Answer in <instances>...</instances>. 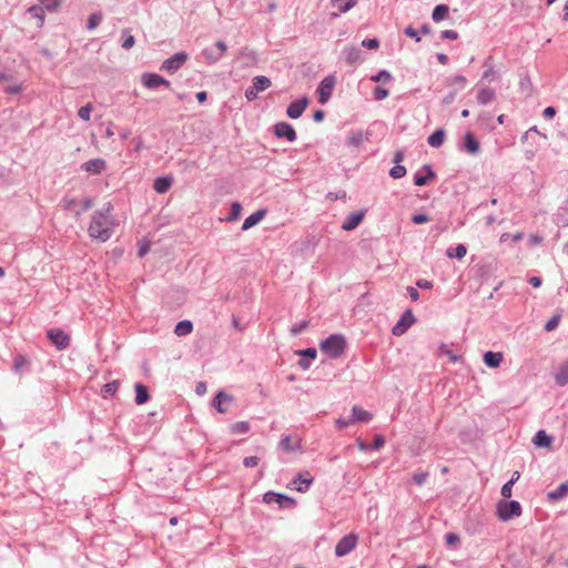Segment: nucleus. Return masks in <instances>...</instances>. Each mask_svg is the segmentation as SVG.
Here are the masks:
<instances>
[{"label": "nucleus", "instance_id": "09e8293b", "mask_svg": "<svg viewBox=\"0 0 568 568\" xmlns=\"http://www.w3.org/2000/svg\"><path fill=\"white\" fill-rule=\"evenodd\" d=\"M513 486H514V480H509L507 481L503 487H501V495L504 497V499L506 500L507 498H510L511 495H513Z\"/></svg>", "mask_w": 568, "mask_h": 568}, {"label": "nucleus", "instance_id": "69168bd1", "mask_svg": "<svg viewBox=\"0 0 568 568\" xmlns=\"http://www.w3.org/2000/svg\"><path fill=\"white\" fill-rule=\"evenodd\" d=\"M405 34L409 38H413L415 39L417 42L420 41V38L418 37L417 34V31L413 28V27H407L405 30H404Z\"/></svg>", "mask_w": 568, "mask_h": 568}, {"label": "nucleus", "instance_id": "58836bf2", "mask_svg": "<svg viewBox=\"0 0 568 568\" xmlns=\"http://www.w3.org/2000/svg\"><path fill=\"white\" fill-rule=\"evenodd\" d=\"M28 12L31 13L34 18H37L40 21V26L44 22V12L43 8L40 6H31L28 9Z\"/></svg>", "mask_w": 568, "mask_h": 568}, {"label": "nucleus", "instance_id": "c756f323", "mask_svg": "<svg viewBox=\"0 0 568 568\" xmlns=\"http://www.w3.org/2000/svg\"><path fill=\"white\" fill-rule=\"evenodd\" d=\"M193 329V324L190 322V321H181L176 324L175 328H174V333L178 335V336H186L189 334H191Z\"/></svg>", "mask_w": 568, "mask_h": 568}, {"label": "nucleus", "instance_id": "680f3d73", "mask_svg": "<svg viewBox=\"0 0 568 568\" xmlns=\"http://www.w3.org/2000/svg\"><path fill=\"white\" fill-rule=\"evenodd\" d=\"M427 473H415L413 476L414 481L417 485H423L427 478Z\"/></svg>", "mask_w": 568, "mask_h": 568}, {"label": "nucleus", "instance_id": "37998d69", "mask_svg": "<svg viewBox=\"0 0 568 568\" xmlns=\"http://www.w3.org/2000/svg\"><path fill=\"white\" fill-rule=\"evenodd\" d=\"M449 84L459 89H464L467 84V80L464 75L458 74L449 79Z\"/></svg>", "mask_w": 568, "mask_h": 568}, {"label": "nucleus", "instance_id": "ddd939ff", "mask_svg": "<svg viewBox=\"0 0 568 568\" xmlns=\"http://www.w3.org/2000/svg\"><path fill=\"white\" fill-rule=\"evenodd\" d=\"M274 133L277 138H286L290 142H293L296 139V132L294 128L286 122L277 123L274 126Z\"/></svg>", "mask_w": 568, "mask_h": 568}, {"label": "nucleus", "instance_id": "9d476101", "mask_svg": "<svg viewBox=\"0 0 568 568\" xmlns=\"http://www.w3.org/2000/svg\"><path fill=\"white\" fill-rule=\"evenodd\" d=\"M187 59V55L183 52L176 53L173 57L166 59L161 69L168 72H175Z\"/></svg>", "mask_w": 568, "mask_h": 568}, {"label": "nucleus", "instance_id": "5fc2aeb1", "mask_svg": "<svg viewBox=\"0 0 568 568\" xmlns=\"http://www.w3.org/2000/svg\"><path fill=\"white\" fill-rule=\"evenodd\" d=\"M281 447L286 450V452H292L294 450V446L292 445V438L290 436H284L282 439H281V443H280Z\"/></svg>", "mask_w": 568, "mask_h": 568}, {"label": "nucleus", "instance_id": "c85d7f7f", "mask_svg": "<svg viewBox=\"0 0 568 568\" xmlns=\"http://www.w3.org/2000/svg\"><path fill=\"white\" fill-rule=\"evenodd\" d=\"M445 132L443 129L436 130L428 136V143L433 148H439L444 143Z\"/></svg>", "mask_w": 568, "mask_h": 568}, {"label": "nucleus", "instance_id": "6e6552de", "mask_svg": "<svg viewBox=\"0 0 568 568\" xmlns=\"http://www.w3.org/2000/svg\"><path fill=\"white\" fill-rule=\"evenodd\" d=\"M314 477L308 471L300 473L288 485L291 489H295L300 493L308 490L310 485L313 483Z\"/></svg>", "mask_w": 568, "mask_h": 568}, {"label": "nucleus", "instance_id": "f704fd0d", "mask_svg": "<svg viewBox=\"0 0 568 568\" xmlns=\"http://www.w3.org/2000/svg\"><path fill=\"white\" fill-rule=\"evenodd\" d=\"M466 253L467 248L463 244H458L456 247L447 250L448 257H457L458 260L465 257Z\"/></svg>", "mask_w": 568, "mask_h": 568}, {"label": "nucleus", "instance_id": "49530a36", "mask_svg": "<svg viewBox=\"0 0 568 568\" xmlns=\"http://www.w3.org/2000/svg\"><path fill=\"white\" fill-rule=\"evenodd\" d=\"M435 174L432 170L428 169V175L427 176H415V184L418 186H423L428 183L429 180L434 179Z\"/></svg>", "mask_w": 568, "mask_h": 568}, {"label": "nucleus", "instance_id": "a211bd4d", "mask_svg": "<svg viewBox=\"0 0 568 568\" xmlns=\"http://www.w3.org/2000/svg\"><path fill=\"white\" fill-rule=\"evenodd\" d=\"M352 415L351 422L354 423L369 422L373 418V415L369 412L356 405L352 408Z\"/></svg>", "mask_w": 568, "mask_h": 568}, {"label": "nucleus", "instance_id": "7ed1b4c3", "mask_svg": "<svg viewBox=\"0 0 568 568\" xmlns=\"http://www.w3.org/2000/svg\"><path fill=\"white\" fill-rule=\"evenodd\" d=\"M520 514L521 507L516 500L507 501L501 499L497 503V516L503 521H507L513 517H518Z\"/></svg>", "mask_w": 568, "mask_h": 568}, {"label": "nucleus", "instance_id": "f8f14e48", "mask_svg": "<svg viewBox=\"0 0 568 568\" xmlns=\"http://www.w3.org/2000/svg\"><path fill=\"white\" fill-rule=\"evenodd\" d=\"M81 169L89 174H100L106 169V162L101 158L92 159L83 163Z\"/></svg>", "mask_w": 568, "mask_h": 568}, {"label": "nucleus", "instance_id": "13d9d810", "mask_svg": "<svg viewBox=\"0 0 568 568\" xmlns=\"http://www.w3.org/2000/svg\"><path fill=\"white\" fill-rule=\"evenodd\" d=\"M92 206H93L92 200L84 199L83 201H81V203H79L78 209L80 210V214H81L82 212L90 210Z\"/></svg>", "mask_w": 568, "mask_h": 568}, {"label": "nucleus", "instance_id": "a19ab883", "mask_svg": "<svg viewBox=\"0 0 568 568\" xmlns=\"http://www.w3.org/2000/svg\"><path fill=\"white\" fill-rule=\"evenodd\" d=\"M101 21H102L101 13H92L88 19V29L89 30L95 29L100 24Z\"/></svg>", "mask_w": 568, "mask_h": 568}, {"label": "nucleus", "instance_id": "412c9836", "mask_svg": "<svg viewBox=\"0 0 568 568\" xmlns=\"http://www.w3.org/2000/svg\"><path fill=\"white\" fill-rule=\"evenodd\" d=\"M554 377L559 386H564L568 383V361L559 365Z\"/></svg>", "mask_w": 568, "mask_h": 568}, {"label": "nucleus", "instance_id": "c9c22d12", "mask_svg": "<svg viewBox=\"0 0 568 568\" xmlns=\"http://www.w3.org/2000/svg\"><path fill=\"white\" fill-rule=\"evenodd\" d=\"M567 494H568V483H564L557 489L548 493V497L550 499L556 500V499L562 498Z\"/></svg>", "mask_w": 568, "mask_h": 568}, {"label": "nucleus", "instance_id": "473e14b6", "mask_svg": "<svg viewBox=\"0 0 568 568\" xmlns=\"http://www.w3.org/2000/svg\"><path fill=\"white\" fill-rule=\"evenodd\" d=\"M119 385H120V383L118 381H113V382L106 383L101 388V395L104 398H109V397L113 396L116 393V390L119 388Z\"/></svg>", "mask_w": 568, "mask_h": 568}, {"label": "nucleus", "instance_id": "4468645a", "mask_svg": "<svg viewBox=\"0 0 568 568\" xmlns=\"http://www.w3.org/2000/svg\"><path fill=\"white\" fill-rule=\"evenodd\" d=\"M307 105H308V99L303 98L301 100L292 102L288 105L286 113L291 119H298L303 114V112L305 111Z\"/></svg>", "mask_w": 568, "mask_h": 568}, {"label": "nucleus", "instance_id": "603ef678", "mask_svg": "<svg viewBox=\"0 0 568 568\" xmlns=\"http://www.w3.org/2000/svg\"><path fill=\"white\" fill-rule=\"evenodd\" d=\"M445 539H446V544L449 546V547H454L456 546L460 538L457 534L455 532H448L446 536H445Z\"/></svg>", "mask_w": 568, "mask_h": 568}, {"label": "nucleus", "instance_id": "f3484780", "mask_svg": "<svg viewBox=\"0 0 568 568\" xmlns=\"http://www.w3.org/2000/svg\"><path fill=\"white\" fill-rule=\"evenodd\" d=\"M357 1L358 0H332V6L337 9V12H334L333 16L337 17L339 13L349 11L357 4Z\"/></svg>", "mask_w": 568, "mask_h": 568}, {"label": "nucleus", "instance_id": "0eeeda50", "mask_svg": "<svg viewBox=\"0 0 568 568\" xmlns=\"http://www.w3.org/2000/svg\"><path fill=\"white\" fill-rule=\"evenodd\" d=\"M48 338L60 351L67 348L70 344V336L60 328H52L48 331Z\"/></svg>", "mask_w": 568, "mask_h": 568}, {"label": "nucleus", "instance_id": "de8ad7c7", "mask_svg": "<svg viewBox=\"0 0 568 568\" xmlns=\"http://www.w3.org/2000/svg\"><path fill=\"white\" fill-rule=\"evenodd\" d=\"M122 33L126 34V37H125V39H124V41L122 43V48L125 49V50H129V49H131L134 45L135 39H134L133 36H131L129 33V30H123Z\"/></svg>", "mask_w": 568, "mask_h": 568}, {"label": "nucleus", "instance_id": "864d4df0", "mask_svg": "<svg viewBox=\"0 0 568 568\" xmlns=\"http://www.w3.org/2000/svg\"><path fill=\"white\" fill-rule=\"evenodd\" d=\"M523 237H524V234L521 232H518V233H516L514 235H510L509 233H504V234L500 235V242H506L509 239L513 240L514 242H518Z\"/></svg>", "mask_w": 568, "mask_h": 568}, {"label": "nucleus", "instance_id": "2eb2a0df", "mask_svg": "<svg viewBox=\"0 0 568 568\" xmlns=\"http://www.w3.org/2000/svg\"><path fill=\"white\" fill-rule=\"evenodd\" d=\"M364 219V212H355L346 216L342 224L344 231H352L356 229Z\"/></svg>", "mask_w": 568, "mask_h": 568}, {"label": "nucleus", "instance_id": "8fccbe9b", "mask_svg": "<svg viewBox=\"0 0 568 568\" xmlns=\"http://www.w3.org/2000/svg\"><path fill=\"white\" fill-rule=\"evenodd\" d=\"M388 95H389L388 90H386V89H384V88L377 87V88L374 90V99H375V100H377V101L384 100V99H386Z\"/></svg>", "mask_w": 568, "mask_h": 568}, {"label": "nucleus", "instance_id": "393cba45", "mask_svg": "<svg viewBox=\"0 0 568 568\" xmlns=\"http://www.w3.org/2000/svg\"><path fill=\"white\" fill-rule=\"evenodd\" d=\"M263 499L267 504L276 503V499H280V500H285V503H287L288 505H295V500L293 498L287 497L282 494H276V493H271V491L266 493L264 495Z\"/></svg>", "mask_w": 568, "mask_h": 568}, {"label": "nucleus", "instance_id": "1a4fd4ad", "mask_svg": "<svg viewBox=\"0 0 568 568\" xmlns=\"http://www.w3.org/2000/svg\"><path fill=\"white\" fill-rule=\"evenodd\" d=\"M234 402V397L225 392H219L213 400V406L219 413H226L229 406Z\"/></svg>", "mask_w": 568, "mask_h": 568}, {"label": "nucleus", "instance_id": "dca6fc26", "mask_svg": "<svg viewBox=\"0 0 568 568\" xmlns=\"http://www.w3.org/2000/svg\"><path fill=\"white\" fill-rule=\"evenodd\" d=\"M496 98V93L491 88L488 87H481L478 89L477 92V101L478 103L486 105L490 102H493Z\"/></svg>", "mask_w": 568, "mask_h": 568}, {"label": "nucleus", "instance_id": "4c0bfd02", "mask_svg": "<svg viewBox=\"0 0 568 568\" xmlns=\"http://www.w3.org/2000/svg\"><path fill=\"white\" fill-rule=\"evenodd\" d=\"M241 213H242V205L239 202H233L231 205V212L227 217V221L229 222L236 221L240 217Z\"/></svg>", "mask_w": 568, "mask_h": 568}, {"label": "nucleus", "instance_id": "338daca9", "mask_svg": "<svg viewBox=\"0 0 568 568\" xmlns=\"http://www.w3.org/2000/svg\"><path fill=\"white\" fill-rule=\"evenodd\" d=\"M443 39L456 40L458 38V33L454 30H445L442 32Z\"/></svg>", "mask_w": 568, "mask_h": 568}, {"label": "nucleus", "instance_id": "39448f33", "mask_svg": "<svg viewBox=\"0 0 568 568\" xmlns=\"http://www.w3.org/2000/svg\"><path fill=\"white\" fill-rule=\"evenodd\" d=\"M334 87H335V78L333 75H328L326 78H324L318 88H317V93H318V102L322 103V104H325L328 99L331 98L332 95V92L334 90Z\"/></svg>", "mask_w": 568, "mask_h": 568}, {"label": "nucleus", "instance_id": "774afa93", "mask_svg": "<svg viewBox=\"0 0 568 568\" xmlns=\"http://www.w3.org/2000/svg\"><path fill=\"white\" fill-rule=\"evenodd\" d=\"M384 444H385V438L382 435H377L374 439L372 447L374 449H379L384 446Z\"/></svg>", "mask_w": 568, "mask_h": 568}, {"label": "nucleus", "instance_id": "a878e982", "mask_svg": "<svg viewBox=\"0 0 568 568\" xmlns=\"http://www.w3.org/2000/svg\"><path fill=\"white\" fill-rule=\"evenodd\" d=\"M272 82L267 77L257 75L253 79V87L258 93L265 91L271 87Z\"/></svg>", "mask_w": 568, "mask_h": 568}, {"label": "nucleus", "instance_id": "3c124183", "mask_svg": "<svg viewBox=\"0 0 568 568\" xmlns=\"http://www.w3.org/2000/svg\"><path fill=\"white\" fill-rule=\"evenodd\" d=\"M390 79H392L390 73L385 70L381 71L379 73H377L376 75H373L371 78V80L374 82L389 81Z\"/></svg>", "mask_w": 568, "mask_h": 568}, {"label": "nucleus", "instance_id": "20e7f679", "mask_svg": "<svg viewBox=\"0 0 568 568\" xmlns=\"http://www.w3.org/2000/svg\"><path fill=\"white\" fill-rule=\"evenodd\" d=\"M358 542V535L355 532H349L338 540L335 546V555L337 557H344L353 551Z\"/></svg>", "mask_w": 568, "mask_h": 568}, {"label": "nucleus", "instance_id": "4d7b16f0", "mask_svg": "<svg viewBox=\"0 0 568 568\" xmlns=\"http://www.w3.org/2000/svg\"><path fill=\"white\" fill-rule=\"evenodd\" d=\"M79 203L75 200H65V209L74 212L77 215H80Z\"/></svg>", "mask_w": 568, "mask_h": 568}, {"label": "nucleus", "instance_id": "e2e57ef3", "mask_svg": "<svg viewBox=\"0 0 568 568\" xmlns=\"http://www.w3.org/2000/svg\"><path fill=\"white\" fill-rule=\"evenodd\" d=\"M22 91V85L19 84V83H14L12 85H8L6 88V92L10 93V94H18Z\"/></svg>", "mask_w": 568, "mask_h": 568}, {"label": "nucleus", "instance_id": "a18cd8bd", "mask_svg": "<svg viewBox=\"0 0 568 568\" xmlns=\"http://www.w3.org/2000/svg\"><path fill=\"white\" fill-rule=\"evenodd\" d=\"M439 352L440 355L447 356L453 363H457L459 361V357L455 355L445 344L440 346Z\"/></svg>", "mask_w": 568, "mask_h": 568}, {"label": "nucleus", "instance_id": "ea45409f", "mask_svg": "<svg viewBox=\"0 0 568 568\" xmlns=\"http://www.w3.org/2000/svg\"><path fill=\"white\" fill-rule=\"evenodd\" d=\"M43 8L50 12H53L59 9L61 6V0H40Z\"/></svg>", "mask_w": 568, "mask_h": 568}, {"label": "nucleus", "instance_id": "6ab92c4d", "mask_svg": "<svg viewBox=\"0 0 568 568\" xmlns=\"http://www.w3.org/2000/svg\"><path fill=\"white\" fill-rule=\"evenodd\" d=\"M265 214H266L265 210H258V211L254 212L253 214H251L250 216H247L245 219V221L242 225V230L243 231L250 230L251 227H253L254 225L260 223L264 219Z\"/></svg>", "mask_w": 568, "mask_h": 568}, {"label": "nucleus", "instance_id": "4be33fe9", "mask_svg": "<svg viewBox=\"0 0 568 568\" xmlns=\"http://www.w3.org/2000/svg\"><path fill=\"white\" fill-rule=\"evenodd\" d=\"M172 185V179L166 176L156 178L153 183V189L156 193L163 194L169 191Z\"/></svg>", "mask_w": 568, "mask_h": 568}, {"label": "nucleus", "instance_id": "e433bc0d", "mask_svg": "<svg viewBox=\"0 0 568 568\" xmlns=\"http://www.w3.org/2000/svg\"><path fill=\"white\" fill-rule=\"evenodd\" d=\"M29 364H30V361L27 357H24L22 355H18L14 357L13 368L16 372L21 373L22 369L24 367H27Z\"/></svg>", "mask_w": 568, "mask_h": 568}, {"label": "nucleus", "instance_id": "79ce46f5", "mask_svg": "<svg viewBox=\"0 0 568 568\" xmlns=\"http://www.w3.org/2000/svg\"><path fill=\"white\" fill-rule=\"evenodd\" d=\"M92 104L88 103L84 106H81L78 111L79 118H81L84 121H89L92 112Z\"/></svg>", "mask_w": 568, "mask_h": 568}, {"label": "nucleus", "instance_id": "6e6d98bb", "mask_svg": "<svg viewBox=\"0 0 568 568\" xmlns=\"http://www.w3.org/2000/svg\"><path fill=\"white\" fill-rule=\"evenodd\" d=\"M429 220L430 219H429L428 215L422 214V213L415 214V215L412 216V221L415 224H424V223H427Z\"/></svg>", "mask_w": 568, "mask_h": 568}, {"label": "nucleus", "instance_id": "423d86ee", "mask_svg": "<svg viewBox=\"0 0 568 568\" xmlns=\"http://www.w3.org/2000/svg\"><path fill=\"white\" fill-rule=\"evenodd\" d=\"M416 318L410 310H407L399 321L394 325L392 333L395 336L403 335L414 323Z\"/></svg>", "mask_w": 568, "mask_h": 568}, {"label": "nucleus", "instance_id": "052dcab7", "mask_svg": "<svg viewBox=\"0 0 568 568\" xmlns=\"http://www.w3.org/2000/svg\"><path fill=\"white\" fill-rule=\"evenodd\" d=\"M363 47L368 49H377L379 45V42L377 39H365L362 42Z\"/></svg>", "mask_w": 568, "mask_h": 568}, {"label": "nucleus", "instance_id": "bf43d9fd", "mask_svg": "<svg viewBox=\"0 0 568 568\" xmlns=\"http://www.w3.org/2000/svg\"><path fill=\"white\" fill-rule=\"evenodd\" d=\"M260 462V458L256 456L245 457L243 464L245 467H255Z\"/></svg>", "mask_w": 568, "mask_h": 568}, {"label": "nucleus", "instance_id": "c03bdc74", "mask_svg": "<svg viewBox=\"0 0 568 568\" xmlns=\"http://www.w3.org/2000/svg\"><path fill=\"white\" fill-rule=\"evenodd\" d=\"M406 174V169L405 166L403 165H395L390 171H389V175L393 178V179H399V178H403L404 175Z\"/></svg>", "mask_w": 568, "mask_h": 568}, {"label": "nucleus", "instance_id": "2f4dec72", "mask_svg": "<svg viewBox=\"0 0 568 568\" xmlns=\"http://www.w3.org/2000/svg\"><path fill=\"white\" fill-rule=\"evenodd\" d=\"M135 393H136L135 403L138 405H142L149 400V393H148V389L145 386H143L141 384H136Z\"/></svg>", "mask_w": 568, "mask_h": 568}, {"label": "nucleus", "instance_id": "b1692460", "mask_svg": "<svg viewBox=\"0 0 568 568\" xmlns=\"http://www.w3.org/2000/svg\"><path fill=\"white\" fill-rule=\"evenodd\" d=\"M551 437H549L545 430H538L534 437V444L537 447L549 448L551 446Z\"/></svg>", "mask_w": 568, "mask_h": 568}, {"label": "nucleus", "instance_id": "5701e85b", "mask_svg": "<svg viewBox=\"0 0 568 568\" xmlns=\"http://www.w3.org/2000/svg\"><path fill=\"white\" fill-rule=\"evenodd\" d=\"M344 55H345V60L349 63V64H354V63H357L358 61H361V51L355 45H348L344 49Z\"/></svg>", "mask_w": 568, "mask_h": 568}, {"label": "nucleus", "instance_id": "aec40b11", "mask_svg": "<svg viewBox=\"0 0 568 568\" xmlns=\"http://www.w3.org/2000/svg\"><path fill=\"white\" fill-rule=\"evenodd\" d=\"M504 356L501 353H495V352H486L484 354V363L491 368H496L500 365Z\"/></svg>", "mask_w": 568, "mask_h": 568}, {"label": "nucleus", "instance_id": "0e129e2a", "mask_svg": "<svg viewBox=\"0 0 568 568\" xmlns=\"http://www.w3.org/2000/svg\"><path fill=\"white\" fill-rule=\"evenodd\" d=\"M257 94H258V92H257V91H255V89H254V87H253V85H252V87H250V88H247V89H246V91H245V98H246L248 101H253V100H255V99L257 98Z\"/></svg>", "mask_w": 568, "mask_h": 568}, {"label": "nucleus", "instance_id": "9b49d317", "mask_svg": "<svg viewBox=\"0 0 568 568\" xmlns=\"http://www.w3.org/2000/svg\"><path fill=\"white\" fill-rule=\"evenodd\" d=\"M141 81L144 87L149 89H154L160 85H164L169 88L171 84L168 80H165L163 77L155 74V73H144L141 78Z\"/></svg>", "mask_w": 568, "mask_h": 568}, {"label": "nucleus", "instance_id": "f257e3e1", "mask_svg": "<svg viewBox=\"0 0 568 568\" xmlns=\"http://www.w3.org/2000/svg\"><path fill=\"white\" fill-rule=\"evenodd\" d=\"M110 209L106 212H97L91 220V223L88 229L89 236L92 240H97L99 242H106L112 233L114 223L109 214Z\"/></svg>", "mask_w": 568, "mask_h": 568}, {"label": "nucleus", "instance_id": "cd10ccee", "mask_svg": "<svg viewBox=\"0 0 568 568\" xmlns=\"http://www.w3.org/2000/svg\"><path fill=\"white\" fill-rule=\"evenodd\" d=\"M485 71L483 73V80L493 81L497 75V71L494 69L493 58L489 57L484 62Z\"/></svg>", "mask_w": 568, "mask_h": 568}, {"label": "nucleus", "instance_id": "72a5a7b5", "mask_svg": "<svg viewBox=\"0 0 568 568\" xmlns=\"http://www.w3.org/2000/svg\"><path fill=\"white\" fill-rule=\"evenodd\" d=\"M250 430V424L247 422H236L230 426L232 434H246Z\"/></svg>", "mask_w": 568, "mask_h": 568}, {"label": "nucleus", "instance_id": "bb28decb", "mask_svg": "<svg viewBox=\"0 0 568 568\" xmlns=\"http://www.w3.org/2000/svg\"><path fill=\"white\" fill-rule=\"evenodd\" d=\"M465 149L470 154H475L479 150V142L475 139L474 134L468 132L465 135Z\"/></svg>", "mask_w": 568, "mask_h": 568}, {"label": "nucleus", "instance_id": "f03ea898", "mask_svg": "<svg viewBox=\"0 0 568 568\" xmlns=\"http://www.w3.org/2000/svg\"><path fill=\"white\" fill-rule=\"evenodd\" d=\"M346 347V341L342 335H331L321 343V351L331 358L339 357Z\"/></svg>", "mask_w": 568, "mask_h": 568}, {"label": "nucleus", "instance_id": "7c9ffc66", "mask_svg": "<svg viewBox=\"0 0 568 568\" xmlns=\"http://www.w3.org/2000/svg\"><path fill=\"white\" fill-rule=\"evenodd\" d=\"M448 12H449L448 6H446V4H438L433 10L432 18H433V20L435 22H439V21L444 20L448 16Z\"/></svg>", "mask_w": 568, "mask_h": 568}]
</instances>
